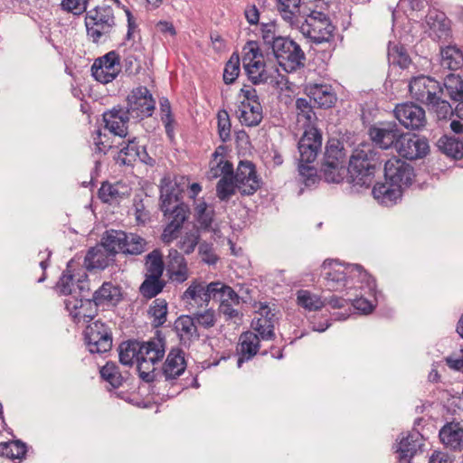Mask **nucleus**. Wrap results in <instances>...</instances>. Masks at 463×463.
Wrapping results in <instances>:
<instances>
[{"label":"nucleus","instance_id":"f257e3e1","mask_svg":"<svg viewBox=\"0 0 463 463\" xmlns=\"http://www.w3.org/2000/svg\"><path fill=\"white\" fill-rule=\"evenodd\" d=\"M375 153L369 147L354 149L346 166L344 144L330 138L320 166V176L327 183L339 184L345 179L354 187L369 188L379 166Z\"/></svg>","mask_w":463,"mask_h":463},{"label":"nucleus","instance_id":"f03ea898","mask_svg":"<svg viewBox=\"0 0 463 463\" xmlns=\"http://www.w3.org/2000/svg\"><path fill=\"white\" fill-rule=\"evenodd\" d=\"M125 350L132 351L133 355H136L137 372L144 382L150 383L160 377L156 364L165 353V337L162 331L156 330L155 336L147 342L130 341Z\"/></svg>","mask_w":463,"mask_h":463},{"label":"nucleus","instance_id":"7ed1b4c3","mask_svg":"<svg viewBox=\"0 0 463 463\" xmlns=\"http://www.w3.org/2000/svg\"><path fill=\"white\" fill-rule=\"evenodd\" d=\"M409 91L413 99L426 105L439 119H446L454 114L449 102L442 98L443 88L435 79L425 75L413 77L409 83Z\"/></svg>","mask_w":463,"mask_h":463},{"label":"nucleus","instance_id":"20e7f679","mask_svg":"<svg viewBox=\"0 0 463 463\" xmlns=\"http://www.w3.org/2000/svg\"><path fill=\"white\" fill-rule=\"evenodd\" d=\"M325 285L330 291H339L346 287L350 278L357 277L369 290H374L376 280L360 264H342L337 260L326 259L322 266Z\"/></svg>","mask_w":463,"mask_h":463},{"label":"nucleus","instance_id":"39448f33","mask_svg":"<svg viewBox=\"0 0 463 463\" xmlns=\"http://www.w3.org/2000/svg\"><path fill=\"white\" fill-rule=\"evenodd\" d=\"M127 111L118 109V118L122 122V127L118 126V137H126L128 135L125 123L129 117L143 119L152 116L156 106V100L146 87L139 86L134 89L127 98Z\"/></svg>","mask_w":463,"mask_h":463},{"label":"nucleus","instance_id":"423d86ee","mask_svg":"<svg viewBox=\"0 0 463 463\" xmlns=\"http://www.w3.org/2000/svg\"><path fill=\"white\" fill-rule=\"evenodd\" d=\"M116 257V231L109 230L103 235L100 243L90 248L84 258L87 270L106 269Z\"/></svg>","mask_w":463,"mask_h":463},{"label":"nucleus","instance_id":"0eeeda50","mask_svg":"<svg viewBox=\"0 0 463 463\" xmlns=\"http://www.w3.org/2000/svg\"><path fill=\"white\" fill-rule=\"evenodd\" d=\"M271 53L279 65L287 72L296 71L305 66L306 54L300 45L289 37L279 38Z\"/></svg>","mask_w":463,"mask_h":463},{"label":"nucleus","instance_id":"6e6552de","mask_svg":"<svg viewBox=\"0 0 463 463\" xmlns=\"http://www.w3.org/2000/svg\"><path fill=\"white\" fill-rule=\"evenodd\" d=\"M302 33L308 37L312 43L320 44L327 43L333 38L335 26L329 17L323 12L312 10L303 24Z\"/></svg>","mask_w":463,"mask_h":463},{"label":"nucleus","instance_id":"1a4fd4ad","mask_svg":"<svg viewBox=\"0 0 463 463\" xmlns=\"http://www.w3.org/2000/svg\"><path fill=\"white\" fill-rule=\"evenodd\" d=\"M249 52L243 57V67L248 79L253 85L268 82L269 74L265 70L266 64L263 61V53L257 41H248L244 50Z\"/></svg>","mask_w":463,"mask_h":463},{"label":"nucleus","instance_id":"9d476101","mask_svg":"<svg viewBox=\"0 0 463 463\" xmlns=\"http://www.w3.org/2000/svg\"><path fill=\"white\" fill-rule=\"evenodd\" d=\"M84 339L87 348L91 354H103L112 348V330L99 320L87 326L84 331Z\"/></svg>","mask_w":463,"mask_h":463},{"label":"nucleus","instance_id":"9b49d317","mask_svg":"<svg viewBox=\"0 0 463 463\" xmlns=\"http://www.w3.org/2000/svg\"><path fill=\"white\" fill-rule=\"evenodd\" d=\"M368 135L373 144L381 149L396 150L402 131L395 121L379 122L368 128Z\"/></svg>","mask_w":463,"mask_h":463},{"label":"nucleus","instance_id":"f8f14e48","mask_svg":"<svg viewBox=\"0 0 463 463\" xmlns=\"http://www.w3.org/2000/svg\"><path fill=\"white\" fill-rule=\"evenodd\" d=\"M384 176L386 181L404 191L412 184L416 175L411 164L393 156L384 164Z\"/></svg>","mask_w":463,"mask_h":463},{"label":"nucleus","instance_id":"ddd939ff","mask_svg":"<svg viewBox=\"0 0 463 463\" xmlns=\"http://www.w3.org/2000/svg\"><path fill=\"white\" fill-rule=\"evenodd\" d=\"M188 187V180L180 176L175 177L174 184L168 178H163L161 181V195H160V209L165 216L168 215V213H172L175 205L185 204L183 202V193Z\"/></svg>","mask_w":463,"mask_h":463},{"label":"nucleus","instance_id":"4468645a","mask_svg":"<svg viewBox=\"0 0 463 463\" xmlns=\"http://www.w3.org/2000/svg\"><path fill=\"white\" fill-rule=\"evenodd\" d=\"M71 263L68 262L67 269L56 283L55 290L60 295L84 297V293L90 292L88 276L85 272L71 273Z\"/></svg>","mask_w":463,"mask_h":463},{"label":"nucleus","instance_id":"2eb2a0df","mask_svg":"<svg viewBox=\"0 0 463 463\" xmlns=\"http://www.w3.org/2000/svg\"><path fill=\"white\" fill-rule=\"evenodd\" d=\"M238 191L242 196L254 194L261 186L255 165L250 161H240L236 173L232 176Z\"/></svg>","mask_w":463,"mask_h":463},{"label":"nucleus","instance_id":"dca6fc26","mask_svg":"<svg viewBox=\"0 0 463 463\" xmlns=\"http://www.w3.org/2000/svg\"><path fill=\"white\" fill-rule=\"evenodd\" d=\"M394 115L400 124L407 129L420 130L427 124L424 109L411 101L396 105Z\"/></svg>","mask_w":463,"mask_h":463},{"label":"nucleus","instance_id":"f3484780","mask_svg":"<svg viewBox=\"0 0 463 463\" xmlns=\"http://www.w3.org/2000/svg\"><path fill=\"white\" fill-rule=\"evenodd\" d=\"M88 297L89 293H84V297H70L65 300L66 310L76 324L89 323L98 314L97 305Z\"/></svg>","mask_w":463,"mask_h":463},{"label":"nucleus","instance_id":"a211bd4d","mask_svg":"<svg viewBox=\"0 0 463 463\" xmlns=\"http://www.w3.org/2000/svg\"><path fill=\"white\" fill-rule=\"evenodd\" d=\"M321 131L316 127L306 128L298 144L300 162L313 163L321 151Z\"/></svg>","mask_w":463,"mask_h":463},{"label":"nucleus","instance_id":"6ab92c4d","mask_svg":"<svg viewBox=\"0 0 463 463\" xmlns=\"http://www.w3.org/2000/svg\"><path fill=\"white\" fill-rule=\"evenodd\" d=\"M396 151L404 158L415 160L426 156L430 146L426 137L402 132Z\"/></svg>","mask_w":463,"mask_h":463},{"label":"nucleus","instance_id":"aec40b11","mask_svg":"<svg viewBox=\"0 0 463 463\" xmlns=\"http://www.w3.org/2000/svg\"><path fill=\"white\" fill-rule=\"evenodd\" d=\"M103 129H98L93 137L96 151L106 154L112 148L113 138L116 137V108L103 113Z\"/></svg>","mask_w":463,"mask_h":463},{"label":"nucleus","instance_id":"412c9836","mask_svg":"<svg viewBox=\"0 0 463 463\" xmlns=\"http://www.w3.org/2000/svg\"><path fill=\"white\" fill-rule=\"evenodd\" d=\"M304 93L312 100L318 109H328L333 108L337 97L329 84L308 83L304 87Z\"/></svg>","mask_w":463,"mask_h":463},{"label":"nucleus","instance_id":"4be33fe9","mask_svg":"<svg viewBox=\"0 0 463 463\" xmlns=\"http://www.w3.org/2000/svg\"><path fill=\"white\" fill-rule=\"evenodd\" d=\"M190 214V208L187 204L175 205L172 213H168L170 222L165 227L161 239L165 243H170L178 237L179 231Z\"/></svg>","mask_w":463,"mask_h":463},{"label":"nucleus","instance_id":"5701e85b","mask_svg":"<svg viewBox=\"0 0 463 463\" xmlns=\"http://www.w3.org/2000/svg\"><path fill=\"white\" fill-rule=\"evenodd\" d=\"M91 75L100 83L112 82L116 78V51L97 58L91 66Z\"/></svg>","mask_w":463,"mask_h":463},{"label":"nucleus","instance_id":"b1692460","mask_svg":"<svg viewBox=\"0 0 463 463\" xmlns=\"http://www.w3.org/2000/svg\"><path fill=\"white\" fill-rule=\"evenodd\" d=\"M186 368L184 353L179 348H173L168 353L166 359L159 371L160 377L164 375L166 381L177 379Z\"/></svg>","mask_w":463,"mask_h":463},{"label":"nucleus","instance_id":"393cba45","mask_svg":"<svg viewBox=\"0 0 463 463\" xmlns=\"http://www.w3.org/2000/svg\"><path fill=\"white\" fill-rule=\"evenodd\" d=\"M180 344L184 347H190L191 344L200 338V334L194 318L192 316L182 315L178 317L174 323Z\"/></svg>","mask_w":463,"mask_h":463},{"label":"nucleus","instance_id":"a878e982","mask_svg":"<svg viewBox=\"0 0 463 463\" xmlns=\"http://www.w3.org/2000/svg\"><path fill=\"white\" fill-rule=\"evenodd\" d=\"M259 314L260 317L252 322L254 330L262 339H273L275 337L274 326L278 320L276 313L268 305L260 304Z\"/></svg>","mask_w":463,"mask_h":463},{"label":"nucleus","instance_id":"bb28decb","mask_svg":"<svg viewBox=\"0 0 463 463\" xmlns=\"http://www.w3.org/2000/svg\"><path fill=\"white\" fill-rule=\"evenodd\" d=\"M440 441L447 447L454 450L463 449V422L450 421L447 422L439 433Z\"/></svg>","mask_w":463,"mask_h":463},{"label":"nucleus","instance_id":"cd10ccee","mask_svg":"<svg viewBox=\"0 0 463 463\" xmlns=\"http://www.w3.org/2000/svg\"><path fill=\"white\" fill-rule=\"evenodd\" d=\"M430 36L438 41H448L451 37L450 21L444 13L433 12L427 15Z\"/></svg>","mask_w":463,"mask_h":463},{"label":"nucleus","instance_id":"c85d7f7f","mask_svg":"<svg viewBox=\"0 0 463 463\" xmlns=\"http://www.w3.org/2000/svg\"><path fill=\"white\" fill-rule=\"evenodd\" d=\"M238 345L239 358L237 364L239 367L244 362H248L252 359L260 350V338L259 335L247 331L241 335Z\"/></svg>","mask_w":463,"mask_h":463},{"label":"nucleus","instance_id":"c756f323","mask_svg":"<svg viewBox=\"0 0 463 463\" xmlns=\"http://www.w3.org/2000/svg\"><path fill=\"white\" fill-rule=\"evenodd\" d=\"M403 191L392 185L391 182L376 183L373 189L372 194L373 198L384 206H392L398 203L402 197Z\"/></svg>","mask_w":463,"mask_h":463},{"label":"nucleus","instance_id":"7c9ffc66","mask_svg":"<svg viewBox=\"0 0 463 463\" xmlns=\"http://www.w3.org/2000/svg\"><path fill=\"white\" fill-rule=\"evenodd\" d=\"M166 269L170 279L178 283H183L188 279L187 262L184 257L175 249L169 250Z\"/></svg>","mask_w":463,"mask_h":463},{"label":"nucleus","instance_id":"2f4dec72","mask_svg":"<svg viewBox=\"0 0 463 463\" xmlns=\"http://www.w3.org/2000/svg\"><path fill=\"white\" fill-rule=\"evenodd\" d=\"M146 241L136 233L118 231V250L126 255H139L145 250Z\"/></svg>","mask_w":463,"mask_h":463},{"label":"nucleus","instance_id":"473e14b6","mask_svg":"<svg viewBox=\"0 0 463 463\" xmlns=\"http://www.w3.org/2000/svg\"><path fill=\"white\" fill-rule=\"evenodd\" d=\"M439 150L454 160L463 158V139L453 136L443 135L437 141Z\"/></svg>","mask_w":463,"mask_h":463},{"label":"nucleus","instance_id":"72a5a7b5","mask_svg":"<svg viewBox=\"0 0 463 463\" xmlns=\"http://www.w3.org/2000/svg\"><path fill=\"white\" fill-rule=\"evenodd\" d=\"M241 109H239L238 118L240 122L246 127H256L263 118L262 107L260 103L251 104L242 101Z\"/></svg>","mask_w":463,"mask_h":463},{"label":"nucleus","instance_id":"f704fd0d","mask_svg":"<svg viewBox=\"0 0 463 463\" xmlns=\"http://www.w3.org/2000/svg\"><path fill=\"white\" fill-rule=\"evenodd\" d=\"M182 299L192 307H206L209 304L203 283L198 282L197 280L191 283L184 292Z\"/></svg>","mask_w":463,"mask_h":463},{"label":"nucleus","instance_id":"c9c22d12","mask_svg":"<svg viewBox=\"0 0 463 463\" xmlns=\"http://www.w3.org/2000/svg\"><path fill=\"white\" fill-rule=\"evenodd\" d=\"M419 432L410 433L403 437L400 442L397 452H399L400 463H410L411 458L416 454L418 449L420 448Z\"/></svg>","mask_w":463,"mask_h":463},{"label":"nucleus","instance_id":"e433bc0d","mask_svg":"<svg viewBox=\"0 0 463 463\" xmlns=\"http://www.w3.org/2000/svg\"><path fill=\"white\" fill-rule=\"evenodd\" d=\"M118 161L125 165H131L140 156V146L136 137L128 139V142L123 141L118 146Z\"/></svg>","mask_w":463,"mask_h":463},{"label":"nucleus","instance_id":"4c0bfd02","mask_svg":"<svg viewBox=\"0 0 463 463\" xmlns=\"http://www.w3.org/2000/svg\"><path fill=\"white\" fill-rule=\"evenodd\" d=\"M441 66L450 71H457L463 65V53L456 46L448 45L440 49Z\"/></svg>","mask_w":463,"mask_h":463},{"label":"nucleus","instance_id":"58836bf2","mask_svg":"<svg viewBox=\"0 0 463 463\" xmlns=\"http://www.w3.org/2000/svg\"><path fill=\"white\" fill-rule=\"evenodd\" d=\"M388 61L391 65L407 69L411 63V59L404 45L393 43L388 47Z\"/></svg>","mask_w":463,"mask_h":463},{"label":"nucleus","instance_id":"ea45409f","mask_svg":"<svg viewBox=\"0 0 463 463\" xmlns=\"http://www.w3.org/2000/svg\"><path fill=\"white\" fill-rule=\"evenodd\" d=\"M195 220L198 226L195 230L209 232L212 230V223L214 218V210L213 207H209L205 202H202L194 209Z\"/></svg>","mask_w":463,"mask_h":463},{"label":"nucleus","instance_id":"a19ab883","mask_svg":"<svg viewBox=\"0 0 463 463\" xmlns=\"http://www.w3.org/2000/svg\"><path fill=\"white\" fill-rule=\"evenodd\" d=\"M146 276L161 278L165 269L163 255L160 250L155 249L146 257Z\"/></svg>","mask_w":463,"mask_h":463},{"label":"nucleus","instance_id":"79ce46f5","mask_svg":"<svg viewBox=\"0 0 463 463\" xmlns=\"http://www.w3.org/2000/svg\"><path fill=\"white\" fill-rule=\"evenodd\" d=\"M86 16H92L93 22L107 29L112 30L114 22V10L111 6L96 7L90 11Z\"/></svg>","mask_w":463,"mask_h":463},{"label":"nucleus","instance_id":"37998d69","mask_svg":"<svg viewBox=\"0 0 463 463\" xmlns=\"http://www.w3.org/2000/svg\"><path fill=\"white\" fill-rule=\"evenodd\" d=\"M297 116L306 120V128L314 127L313 123L317 119L314 107L306 98H297L295 101Z\"/></svg>","mask_w":463,"mask_h":463},{"label":"nucleus","instance_id":"c03bdc74","mask_svg":"<svg viewBox=\"0 0 463 463\" xmlns=\"http://www.w3.org/2000/svg\"><path fill=\"white\" fill-rule=\"evenodd\" d=\"M165 286V282L161 278L146 276L139 291L144 298L150 299L161 293Z\"/></svg>","mask_w":463,"mask_h":463},{"label":"nucleus","instance_id":"a18cd8bd","mask_svg":"<svg viewBox=\"0 0 463 463\" xmlns=\"http://www.w3.org/2000/svg\"><path fill=\"white\" fill-rule=\"evenodd\" d=\"M148 315L154 318L152 326L155 328L162 326L166 321L167 302L163 298H156L149 307Z\"/></svg>","mask_w":463,"mask_h":463},{"label":"nucleus","instance_id":"49530a36","mask_svg":"<svg viewBox=\"0 0 463 463\" xmlns=\"http://www.w3.org/2000/svg\"><path fill=\"white\" fill-rule=\"evenodd\" d=\"M443 85L452 100L463 99V80L459 75L449 73L445 77Z\"/></svg>","mask_w":463,"mask_h":463},{"label":"nucleus","instance_id":"de8ad7c7","mask_svg":"<svg viewBox=\"0 0 463 463\" xmlns=\"http://www.w3.org/2000/svg\"><path fill=\"white\" fill-rule=\"evenodd\" d=\"M298 304L309 311L318 310L326 306V302L320 297L304 289L298 291Z\"/></svg>","mask_w":463,"mask_h":463},{"label":"nucleus","instance_id":"09e8293b","mask_svg":"<svg viewBox=\"0 0 463 463\" xmlns=\"http://www.w3.org/2000/svg\"><path fill=\"white\" fill-rule=\"evenodd\" d=\"M161 110V121L165 125V133L170 139L174 138V117L172 115L171 104L167 98L162 97L159 99Z\"/></svg>","mask_w":463,"mask_h":463},{"label":"nucleus","instance_id":"8fccbe9b","mask_svg":"<svg viewBox=\"0 0 463 463\" xmlns=\"http://www.w3.org/2000/svg\"><path fill=\"white\" fill-rule=\"evenodd\" d=\"M260 34L263 44L267 45L270 51L273 49V46L277 43L279 38L283 37L278 34L277 24L275 21H270L269 23H261Z\"/></svg>","mask_w":463,"mask_h":463},{"label":"nucleus","instance_id":"3c124183","mask_svg":"<svg viewBox=\"0 0 463 463\" xmlns=\"http://www.w3.org/2000/svg\"><path fill=\"white\" fill-rule=\"evenodd\" d=\"M236 190V183L232 177L222 176L216 184V194L221 201L227 202Z\"/></svg>","mask_w":463,"mask_h":463},{"label":"nucleus","instance_id":"603ef678","mask_svg":"<svg viewBox=\"0 0 463 463\" xmlns=\"http://www.w3.org/2000/svg\"><path fill=\"white\" fill-rule=\"evenodd\" d=\"M240 57L237 53H232L225 64L223 71V81L225 84L233 83L240 74Z\"/></svg>","mask_w":463,"mask_h":463},{"label":"nucleus","instance_id":"864d4df0","mask_svg":"<svg viewBox=\"0 0 463 463\" xmlns=\"http://www.w3.org/2000/svg\"><path fill=\"white\" fill-rule=\"evenodd\" d=\"M278 10L286 21H292L293 16L300 12L301 0H277Z\"/></svg>","mask_w":463,"mask_h":463},{"label":"nucleus","instance_id":"5fc2aeb1","mask_svg":"<svg viewBox=\"0 0 463 463\" xmlns=\"http://www.w3.org/2000/svg\"><path fill=\"white\" fill-rule=\"evenodd\" d=\"M115 287L111 282H104L102 286L94 292L93 299H91L97 307L106 306L111 302L113 298V290Z\"/></svg>","mask_w":463,"mask_h":463},{"label":"nucleus","instance_id":"6e6d98bb","mask_svg":"<svg viewBox=\"0 0 463 463\" xmlns=\"http://www.w3.org/2000/svg\"><path fill=\"white\" fill-rule=\"evenodd\" d=\"M200 241V232L198 230H193L186 232L179 241L178 247L184 253L189 255L194 252Z\"/></svg>","mask_w":463,"mask_h":463},{"label":"nucleus","instance_id":"4d7b16f0","mask_svg":"<svg viewBox=\"0 0 463 463\" xmlns=\"http://www.w3.org/2000/svg\"><path fill=\"white\" fill-rule=\"evenodd\" d=\"M218 119V134L222 142L231 139V120L228 112L221 109L217 114Z\"/></svg>","mask_w":463,"mask_h":463},{"label":"nucleus","instance_id":"13d9d810","mask_svg":"<svg viewBox=\"0 0 463 463\" xmlns=\"http://www.w3.org/2000/svg\"><path fill=\"white\" fill-rule=\"evenodd\" d=\"M85 25L88 36L93 43H99L101 36L109 33L111 30L101 25H98L97 22H93L92 16H86Z\"/></svg>","mask_w":463,"mask_h":463},{"label":"nucleus","instance_id":"bf43d9fd","mask_svg":"<svg viewBox=\"0 0 463 463\" xmlns=\"http://www.w3.org/2000/svg\"><path fill=\"white\" fill-rule=\"evenodd\" d=\"M298 172L303 177L304 183L309 186L316 183L317 179V170L314 165L307 164L306 162H298Z\"/></svg>","mask_w":463,"mask_h":463},{"label":"nucleus","instance_id":"052dcab7","mask_svg":"<svg viewBox=\"0 0 463 463\" xmlns=\"http://www.w3.org/2000/svg\"><path fill=\"white\" fill-rule=\"evenodd\" d=\"M194 322L204 328H211L215 325V314L212 308H207L203 312H195L192 316Z\"/></svg>","mask_w":463,"mask_h":463},{"label":"nucleus","instance_id":"680f3d73","mask_svg":"<svg viewBox=\"0 0 463 463\" xmlns=\"http://www.w3.org/2000/svg\"><path fill=\"white\" fill-rule=\"evenodd\" d=\"M100 377L102 380L106 381L109 383L107 386V390L111 392L113 388L116 387V365L113 362H108L104 366H102L99 370Z\"/></svg>","mask_w":463,"mask_h":463},{"label":"nucleus","instance_id":"e2e57ef3","mask_svg":"<svg viewBox=\"0 0 463 463\" xmlns=\"http://www.w3.org/2000/svg\"><path fill=\"white\" fill-rule=\"evenodd\" d=\"M224 287L225 284L221 281L211 282L206 287H204L205 293L208 298V302H210L211 299H213L219 301L221 304L222 300L223 299L222 294H225Z\"/></svg>","mask_w":463,"mask_h":463},{"label":"nucleus","instance_id":"0e129e2a","mask_svg":"<svg viewBox=\"0 0 463 463\" xmlns=\"http://www.w3.org/2000/svg\"><path fill=\"white\" fill-rule=\"evenodd\" d=\"M4 445L6 449H9L6 454L12 458H22L26 453V445L21 440L5 443Z\"/></svg>","mask_w":463,"mask_h":463},{"label":"nucleus","instance_id":"69168bd1","mask_svg":"<svg viewBox=\"0 0 463 463\" xmlns=\"http://www.w3.org/2000/svg\"><path fill=\"white\" fill-rule=\"evenodd\" d=\"M87 3L88 0H62L61 6L74 14H80L86 10Z\"/></svg>","mask_w":463,"mask_h":463},{"label":"nucleus","instance_id":"338daca9","mask_svg":"<svg viewBox=\"0 0 463 463\" xmlns=\"http://www.w3.org/2000/svg\"><path fill=\"white\" fill-rule=\"evenodd\" d=\"M198 251L202 256L203 262L210 265L215 264L217 262L218 257L213 253L212 244H209L206 241L199 243Z\"/></svg>","mask_w":463,"mask_h":463},{"label":"nucleus","instance_id":"774afa93","mask_svg":"<svg viewBox=\"0 0 463 463\" xmlns=\"http://www.w3.org/2000/svg\"><path fill=\"white\" fill-rule=\"evenodd\" d=\"M116 196V188L108 182H104L99 190V197L104 203H109Z\"/></svg>","mask_w":463,"mask_h":463}]
</instances>
